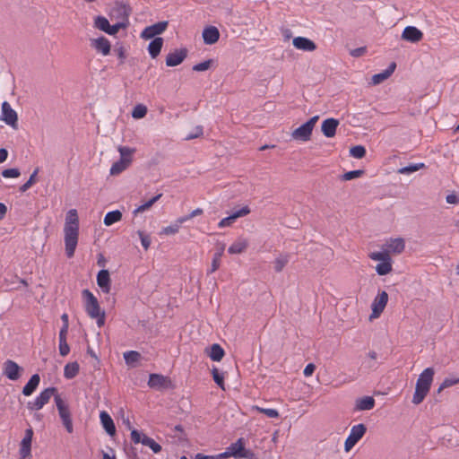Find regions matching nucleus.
<instances>
[{
	"instance_id": "nucleus-21",
	"label": "nucleus",
	"mask_w": 459,
	"mask_h": 459,
	"mask_svg": "<svg viewBox=\"0 0 459 459\" xmlns=\"http://www.w3.org/2000/svg\"><path fill=\"white\" fill-rule=\"evenodd\" d=\"M249 213H250V209L247 206H244L240 210L234 212L230 216L221 220L218 226H219V228L230 227L236 221L237 219L246 216Z\"/></svg>"
},
{
	"instance_id": "nucleus-61",
	"label": "nucleus",
	"mask_w": 459,
	"mask_h": 459,
	"mask_svg": "<svg viewBox=\"0 0 459 459\" xmlns=\"http://www.w3.org/2000/svg\"><path fill=\"white\" fill-rule=\"evenodd\" d=\"M221 265V260L218 259V255H213L211 268L208 269L207 273H214Z\"/></svg>"
},
{
	"instance_id": "nucleus-20",
	"label": "nucleus",
	"mask_w": 459,
	"mask_h": 459,
	"mask_svg": "<svg viewBox=\"0 0 459 459\" xmlns=\"http://www.w3.org/2000/svg\"><path fill=\"white\" fill-rule=\"evenodd\" d=\"M91 47L95 48L98 52L103 56H108L111 50V44L109 40L104 36H100L97 39H91Z\"/></svg>"
},
{
	"instance_id": "nucleus-25",
	"label": "nucleus",
	"mask_w": 459,
	"mask_h": 459,
	"mask_svg": "<svg viewBox=\"0 0 459 459\" xmlns=\"http://www.w3.org/2000/svg\"><path fill=\"white\" fill-rule=\"evenodd\" d=\"M375 406V399L372 396H363L355 401L354 411H369Z\"/></svg>"
},
{
	"instance_id": "nucleus-36",
	"label": "nucleus",
	"mask_w": 459,
	"mask_h": 459,
	"mask_svg": "<svg viewBox=\"0 0 459 459\" xmlns=\"http://www.w3.org/2000/svg\"><path fill=\"white\" fill-rule=\"evenodd\" d=\"M79 364L77 362H71L65 366L64 376L67 379L74 378L79 372Z\"/></svg>"
},
{
	"instance_id": "nucleus-48",
	"label": "nucleus",
	"mask_w": 459,
	"mask_h": 459,
	"mask_svg": "<svg viewBox=\"0 0 459 459\" xmlns=\"http://www.w3.org/2000/svg\"><path fill=\"white\" fill-rule=\"evenodd\" d=\"M128 25L126 22H117L113 25L109 24V27L108 29V31L106 32L108 35L114 36L116 35L119 30L127 28Z\"/></svg>"
},
{
	"instance_id": "nucleus-3",
	"label": "nucleus",
	"mask_w": 459,
	"mask_h": 459,
	"mask_svg": "<svg viewBox=\"0 0 459 459\" xmlns=\"http://www.w3.org/2000/svg\"><path fill=\"white\" fill-rule=\"evenodd\" d=\"M82 295L88 316L92 319H96L99 327L103 326L105 324V312L100 309L97 298L89 290H83Z\"/></svg>"
},
{
	"instance_id": "nucleus-53",
	"label": "nucleus",
	"mask_w": 459,
	"mask_h": 459,
	"mask_svg": "<svg viewBox=\"0 0 459 459\" xmlns=\"http://www.w3.org/2000/svg\"><path fill=\"white\" fill-rule=\"evenodd\" d=\"M364 171L360 169L351 170L344 173L342 178L343 180L348 181L361 177Z\"/></svg>"
},
{
	"instance_id": "nucleus-55",
	"label": "nucleus",
	"mask_w": 459,
	"mask_h": 459,
	"mask_svg": "<svg viewBox=\"0 0 459 459\" xmlns=\"http://www.w3.org/2000/svg\"><path fill=\"white\" fill-rule=\"evenodd\" d=\"M20 174L21 173L18 169H6L2 171V176L5 178H18Z\"/></svg>"
},
{
	"instance_id": "nucleus-59",
	"label": "nucleus",
	"mask_w": 459,
	"mask_h": 459,
	"mask_svg": "<svg viewBox=\"0 0 459 459\" xmlns=\"http://www.w3.org/2000/svg\"><path fill=\"white\" fill-rule=\"evenodd\" d=\"M148 111V108L143 104H137L133 110L131 111L130 115H146Z\"/></svg>"
},
{
	"instance_id": "nucleus-62",
	"label": "nucleus",
	"mask_w": 459,
	"mask_h": 459,
	"mask_svg": "<svg viewBox=\"0 0 459 459\" xmlns=\"http://www.w3.org/2000/svg\"><path fill=\"white\" fill-rule=\"evenodd\" d=\"M446 201L449 204H459V195L455 193H451L446 195Z\"/></svg>"
},
{
	"instance_id": "nucleus-6",
	"label": "nucleus",
	"mask_w": 459,
	"mask_h": 459,
	"mask_svg": "<svg viewBox=\"0 0 459 459\" xmlns=\"http://www.w3.org/2000/svg\"><path fill=\"white\" fill-rule=\"evenodd\" d=\"M318 118L319 117H311L308 121L296 128L291 133L292 139L299 142H307L310 140L312 131Z\"/></svg>"
},
{
	"instance_id": "nucleus-35",
	"label": "nucleus",
	"mask_w": 459,
	"mask_h": 459,
	"mask_svg": "<svg viewBox=\"0 0 459 459\" xmlns=\"http://www.w3.org/2000/svg\"><path fill=\"white\" fill-rule=\"evenodd\" d=\"M377 359V353L371 351L368 353L367 357L363 359L361 367L367 369H372L376 368V360Z\"/></svg>"
},
{
	"instance_id": "nucleus-27",
	"label": "nucleus",
	"mask_w": 459,
	"mask_h": 459,
	"mask_svg": "<svg viewBox=\"0 0 459 459\" xmlns=\"http://www.w3.org/2000/svg\"><path fill=\"white\" fill-rule=\"evenodd\" d=\"M100 419L101 425L104 428V429L106 430V432L110 436L115 435L116 427H115L114 421H113L112 418L109 416V414L104 411H100Z\"/></svg>"
},
{
	"instance_id": "nucleus-42",
	"label": "nucleus",
	"mask_w": 459,
	"mask_h": 459,
	"mask_svg": "<svg viewBox=\"0 0 459 459\" xmlns=\"http://www.w3.org/2000/svg\"><path fill=\"white\" fill-rule=\"evenodd\" d=\"M204 129L202 126H195L189 133L184 137L185 141H190L193 139L199 138L203 135Z\"/></svg>"
},
{
	"instance_id": "nucleus-30",
	"label": "nucleus",
	"mask_w": 459,
	"mask_h": 459,
	"mask_svg": "<svg viewBox=\"0 0 459 459\" xmlns=\"http://www.w3.org/2000/svg\"><path fill=\"white\" fill-rule=\"evenodd\" d=\"M163 39L162 38H154L151 40V42L148 45V52L152 58H156L163 47Z\"/></svg>"
},
{
	"instance_id": "nucleus-52",
	"label": "nucleus",
	"mask_w": 459,
	"mask_h": 459,
	"mask_svg": "<svg viewBox=\"0 0 459 459\" xmlns=\"http://www.w3.org/2000/svg\"><path fill=\"white\" fill-rule=\"evenodd\" d=\"M179 229V224L175 221V223L164 227L160 233L164 235H174L178 232Z\"/></svg>"
},
{
	"instance_id": "nucleus-28",
	"label": "nucleus",
	"mask_w": 459,
	"mask_h": 459,
	"mask_svg": "<svg viewBox=\"0 0 459 459\" xmlns=\"http://www.w3.org/2000/svg\"><path fill=\"white\" fill-rule=\"evenodd\" d=\"M395 68H396V63L392 62L385 70H384L381 73L374 74L372 76L373 84H379V83L383 82L385 80H386L387 78H389L394 72Z\"/></svg>"
},
{
	"instance_id": "nucleus-47",
	"label": "nucleus",
	"mask_w": 459,
	"mask_h": 459,
	"mask_svg": "<svg viewBox=\"0 0 459 459\" xmlns=\"http://www.w3.org/2000/svg\"><path fill=\"white\" fill-rule=\"evenodd\" d=\"M213 64H214V60L213 59H207V60H205L204 62L195 64L193 66V70L195 71V72H204V71H206V70L210 69L212 66Z\"/></svg>"
},
{
	"instance_id": "nucleus-45",
	"label": "nucleus",
	"mask_w": 459,
	"mask_h": 459,
	"mask_svg": "<svg viewBox=\"0 0 459 459\" xmlns=\"http://www.w3.org/2000/svg\"><path fill=\"white\" fill-rule=\"evenodd\" d=\"M212 375L214 382L222 389L225 390L224 386V374L221 373L218 368H213L212 369Z\"/></svg>"
},
{
	"instance_id": "nucleus-29",
	"label": "nucleus",
	"mask_w": 459,
	"mask_h": 459,
	"mask_svg": "<svg viewBox=\"0 0 459 459\" xmlns=\"http://www.w3.org/2000/svg\"><path fill=\"white\" fill-rule=\"evenodd\" d=\"M248 247V241L246 238H238L228 248V252L231 255L243 253Z\"/></svg>"
},
{
	"instance_id": "nucleus-32",
	"label": "nucleus",
	"mask_w": 459,
	"mask_h": 459,
	"mask_svg": "<svg viewBox=\"0 0 459 459\" xmlns=\"http://www.w3.org/2000/svg\"><path fill=\"white\" fill-rule=\"evenodd\" d=\"M290 258V255L287 253L278 255L273 261L274 271L276 273H281L289 263Z\"/></svg>"
},
{
	"instance_id": "nucleus-50",
	"label": "nucleus",
	"mask_w": 459,
	"mask_h": 459,
	"mask_svg": "<svg viewBox=\"0 0 459 459\" xmlns=\"http://www.w3.org/2000/svg\"><path fill=\"white\" fill-rule=\"evenodd\" d=\"M59 353L65 357L70 352V347L66 342V337H59Z\"/></svg>"
},
{
	"instance_id": "nucleus-18",
	"label": "nucleus",
	"mask_w": 459,
	"mask_h": 459,
	"mask_svg": "<svg viewBox=\"0 0 459 459\" xmlns=\"http://www.w3.org/2000/svg\"><path fill=\"white\" fill-rule=\"evenodd\" d=\"M382 247L385 249L390 255H398L404 250L405 242L402 238H390L385 241Z\"/></svg>"
},
{
	"instance_id": "nucleus-51",
	"label": "nucleus",
	"mask_w": 459,
	"mask_h": 459,
	"mask_svg": "<svg viewBox=\"0 0 459 459\" xmlns=\"http://www.w3.org/2000/svg\"><path fill=\"white\" fill-rule=\"evenodd\" d=\"M61 320L63 322V326L59 331V337H66L68 333L69 322H68V315L63 314L61 316Z\"/></svg>"
},
{
	"instance_id": "nucleus-24",
	"label": "nucleus",
	"mask_w": 459,
	"mask_h": 459,
	"mask_svg": "<svg viewBox=\"0 0 459 459\" xmlns=\"http://www.w3.org/2000/svg\"><path fill=\"white\" fill-rule=\"evenodd\" d=\"M339 126V121L333 117H329L323 121L321 130L325 137L332 138L335 135L336 128Z\"/></svg>"
},
{
	"instance_id": "nucleus-64",
	"label": "nucleus",
	"mask_w": 459,
	"mask_h": 459,
	"mask_svg": "<svg viewBox=\"0 0 459 459\" xmlns=\"http://www.w3.org/2000/svg\"><path fill=\"white\" fill-rule=\"evenodd\" d=\"M316 369V366L313 364V363H309L306 366L305 369H304V376L305 377H310L312 376V374L314 373Z\"/></svg>"
},
{
	"instance_id": "nucleus-63",
	"label": "nucleus",
	"mask_w": 459,
	"mask_h": 459,
	"mask_svg": "<svg viewBox=\"0 0 459 459\" xmlns=\"http://www.w3.org/2000/svg\"><path fill=\"white\" fill-rule=\"evenodd\" d=\"M118 151L120 152L121 159H126V157H130L134 152V150L128 147H119Z\"/></svg>"
},
{
	"instance_id": "nucleus-31",
	"label": "nucleus",
	"mask_w": 459,
	"mask_h": 459,
	"mask_svg": "<svg viewBox=\"0 0 459 459\" xmlns=\"http://www.w3.org/2000/svg\"><path fill=\"white\" fill-rule=\"evenodd\" d=\"M40 382V377L38 374H34L31 376L27 384L23 386L22 394L25 396L31 395L34 391L37 389Z\"/></svg>"
},
{
	"instance_id": "nucleus-17",
	"label": "nucleus",
	"mask_w": 459,
	"mask_h": 459,
	"mask_svg": "<svg viewBox=\"0 0 459 459\" xmlns=\"http://www.w3.org/2000/svg\"><path fill=\"white\" fill-rule=\"evenodd\" d=\"M148 385L157 390L168 389L171 386V381L169 377L160 374H151Z\"/></svg>"
},
{
	"instance_id": "nucleus-60",
	"label": "nucleus",
	"mask_w": 459,
	"mask_h": 459,
	"mask_svg": "<svg viewBox=\"0 0 459 459\" xmlns=\"http://www.w3.org/2000/svg\"><path fill=\"white\" fill-rule=\"evenodd\" d=\"M366 52H367V47L364 46V47L351 49L350 51V55L353 57H359V56H362L364 54H366Z\"/></svg>"
},
{
	"instance_id": "nucleus-15",
	"label": "nucleus",
	"mask_w": 459,
	"mask_h": 459,
	"mask_svg": "<svg viewBox=\"0 0 459 459\" xmlns=\"http://www.w3.org/2000/svg\"><path fill=\"white\" fill-rule=\"evenodd\" d=\"M188 50L186 48L175 49L167 55L166 65L169 67L179 65L186 58Z\"/></svg>"
},
{
	"instance_id": "nucleus-56",
	"label": "nucleus",
	"mask_w": 459,
	"mask_h": 459,
	"mask_svg": "<svg viewBox=\"0 0 459 459\" xmlns=\"http://www.w3.org/2000/svg\"><path fill=\"white\" fill-rule=\"evenodd\" d=\"M138 235L141 239V243L143 247L147 250L151 246V238L149 235L144 234L143 231L139 230Z\"/></svg>"
},
{
	"instance_id": "nucleus-44",
	"label": "nucleus",
	"mask_w": 459,
	"mask_h": 459,
	"mask_svg": "<svg viewBox=\"0 0 459 459\" xmlns=\"http://www.w3.org/2000/svg\"><path fill=\"white\" fill-rule=\"evenodd\" d=\"M459 383V377H446L444 379V381L441 383L437 389V393H441L444 389L448 388L450 386H453L455 385H457Z\"/></svg>"
},
{
	"instance_id": "nucleus-57",
	"label": "nucleus",
	"mask_w": 459,
	"mask_h": 459,
	"mask_svg": "<svg viewBox=\"0 0 459 459\" xmlns=\"http://www.w3.org/2000/svg\"><path fill=\"white\" fill-rule=\"evenodd\" d=\"M114 51L117 55L118 58L120 59V65L124 64L125 60L126 58V48H124V46H122V45L116 46Z\"/></svg>"
},
{
	"instance_id": "nucleus-9",
	"label": "nucleus",
	"mask_w": 459,
	"mask_h": 459,
	"mask_svg": "<svg viewBox=\"0 0 459 459\" xmlns=\"http://www.w3.org/2000/svg\"><path fill=\"white\" fill-rule=\"evenodd\" d=\"M131 439L134 444H143L148 446L154 454L161 451V446L158 444L153 438L147 437L137 429H133L131 432Z\"/></svg>"
},
{
	"instance_id": "nucleus-49",
	"label": "nucleus",
	"mask_w": 459,
	"mask_h": 459,
	"mask_svg": "<svg viewBox=\"0 0 459 459\" xmlns=\"http://www.w3.org/2000/svg\"><path fill=\"white\" fill-rule=\"evenodd\" d=\"M254 410L265 414L267 417L274 419L279 417V412L275 409H267V408H261L259 406H255Z\"/></svg>"
},
{
	"instance_id": "nucleus-5",
	"label": "nucleus",
	"mask_w": 459,
	"mask_h": 459,
	"mask_svg": "<svg viewBox=\"0 0 459 459\" xmlns=\"http://www.w3.org/2000/svg\"><path fill=\"white\" fill-rule=\"evenodd\" d=\"M55 403L58 411L62 424L68 433L74 432V425L69 406L56 394L55 395Z\"/></svg>"
},
{
	"instance_id": "nucleus-4",
	"label": "nucleus",
	"mask_w": 459,
	"mask_h": 459,
	"mask_svg": "<svg viewBox=\"0 0 459 459\" xmlns=\"http://www.w3.org/2000/svg\"><path fill=\"white\" fill-rule=\"evenodd\" d=\"M368 257L373 261L379 262L376 266V272L378 275H386L392 269V258L390 254L382 247L381 251L371 252Z\"/></svg>"
},
{
	"instance_id": "nucleus-8",
	"label": "nucleus",
	"mask_w": 459,
	"mask_h": 459,
	"mask_svg": "<svg viewBox=\"0 0 459 459\" xmlns=\"http://www.w3.org/2000/svg\"><path fill=\"white\" fill-rule=\"evenodd\" d=\"M56 393V389L55 387L44 389L33 401L27 403V408L30 411H39L42 409Z\"/></svg>"
},
{
	"instance_id": "nucleus-7",
	"label": "nucleus",
	"mask_w": 459,
	"mask_h": 459,
	"mask_svg": "<svg viewBox=\"0 0 459 459\" xmlns=\"http://www.w3.org/2000/svg\"><path fill=\"white\" fill-rule=\"evenodd\" d=\"M229 448L231 452L232 457L236 459H257V456L254 452L246 448L245 440L242 437L230 444Z\"/></svg>"
},
{
	"instance_id": "nucleus-19",
	"label": "nucleus",
	"mask_w": 459,
	"mask_h": 459,
	"mask_svg": "<svg viewBox=\"0 0 459 459\" xmlns=\"http://www.w3.org/2000/svg\"><path fill=\"white\" fill-rule=\"evenodd\" d=\"M422 39V31L414 26L405 27L402 33V39L411 43H417Z\"/></svg>"
},
{
	"instance_id": "nucleus-39",
	"label": "nucleus",
	"mask_w": 459,
	"mask_h": 459,
	"mask_svg": "<svg viewBox=\"0 0 459 459\" xmlns=\"http://www.w3.org/2000/svg\"><path fill=\"white\" fill-rule=\"evenodd\" d=\"M162 196V194H158L157 195H155L154 197H152V199H150L149 201H147L146 203H144L143 204L138 206L134 211V214H137V213H141V212H145L146 210L150 209L158 200H160V198Z\"/></svg>"
},
{
	"instance_id": "nucleus-13",
	"label": "nucleus",
	"mask_w": 459,
	"mask_h": 459,
	"mask_svg": "<svg viewBox=\"0 0 459 459\" xmlns=\"http://www.w3.org/2000/svg\"><path fill=\"white\" fill-rule=\"evenodd\" d=\"M131 13L132 8L129 4L117 1L115 2L114 7L112 8L111 16L121 20L120 22H126L127 25H129V16Z\"/></svg>"
},
{
	"instance_id": "nucleus-38",
	"label": "nucleus",
	"mask_w": 459,
	"mask_h": 459,
	"mask_svg": "<svg viewBox=\"0 0 459 459\" xmlns=\"http://www.w3.org/2000/svg\"><path fill=\"white\" fill-rule=\"evenodd\" d=\"M425 167L424 163H413L398 169L399 174L410 175Z\"/></svg>"
},
{
	"instance_id": "nucleus-40",
	"label": "nucleus",
	"mask_w": 459,
	"mask_h": 459,
	"mask_svg": "<svg viewBox=\"0 0 459 459\" xmlns=\"http://www.w3.org/2000/svg\"><path fill=\"white\" fill-rule=\"evenodd\" d=\"M94 26L106 33L109 27V22L106 17L99 15L94 19Z\"/></svg>"
},
{
	"instance_id": "nucleus-54",
	"label": "nucleus",
	"mask_w": 459,
	"mask_h": 459,
	"mask_svg": "<svg viewBox=\"0 0 459 459\" xmlns=\"http://www.w3.org/2000/svg\"><path fill=\"white\" fill-rule=\"evenodd\" d=\"M0 120L13 129H18V117H0Z\"/></svg>"
},
{
	"instance_id": "nucleus-58",
	"label": "nucleus",
	"mask_w": 459,
	"mask_h": 459,
	"mask_svg": "<svg viewBox=\"0 0 459 459\" xmlns=\"http://www.w3.org/2000/svg\"><path fill=\"white\" fill-rule=\"evenodd\" d=\"M1 111V115H17L15 110L12 108L11 105L7 101L2 102Z\"/></svg>"
},
{
	"instance_id": "nucleus-46",
	"label": "nucleus",
	"mask_w": 459,
	"mask_h": 459,
	"mask_svg": "<svg viewBox=\"0 0 459 459\" xmlns=\"http://www.w3.org/2000/svg\"><path fill=\"white\" fill-rule=\"evenodd\" d=\"M350 155L355 159H362L366 155V149L362 145H356L350 149Z\"/></svg>"
},
{
	"instance_id": "nucleus-11",
	"label": "nucleus",
	"mask_w": 459,
	"mask_h": 459,
	"mask_svg": "<svg viewBox=\"0 0 459 459\" xmlns=\"http://www.w3.org/2000/svg\"><path fill=\"white\" fill-rule=\"evenodd\" d=\"M23 372V368L20 367L15 361L7 359L3 364V376L9 380L17 381Z\"/></svg>"
},
{
	"instance_id": "nucleus-34",
	"label": "nucleus",
	"mask_w": 459,
	"mask_h": 459,
	"mask_svg": "<svg viewBox=\"0 0 459 459\" xmlns=\"http://www.w3.org/2000/svg\"><path fill=\"white\" fill-rule=\"evenodd\" d=\"M122 220V212L118 210L108 212L104 217V224L106 226H111L112 224L118 222Z\"/></svg>"
},
{
	"instance_id": "nucleus-26",
	"label": "nucleus",
	"mask_w": 459,
	"mask_h": 459,
	"mask_svg": "<svg viewBox=\"0 0 459 459\" xmlns=\"http://www.w3.org/2000/svg\"><path fill=\"white\" fill-rule=\"evenodd\" d=\"M97 283L105 293L110 291V276L108 270H100L97 275Z\"/></svg>"
},
{
	"instance_id": "nucleus-2",
	"label": "nucleus",
	"mask_w": 459,
	"mask_h": 459,
	"mask_svg": "<svg viewBox=\"0 0 459 459\" xmlns=\"http://www.w3.org/2000/svg\"><path fill=\"white\" fill-rule=\"evenodd\" d=\"M434 375L435 370L432 368H427L420 374L412 397V403L414 404H420L425 399L430 390Z\"/></svg>"
},
{
	"instance_id": "nucleus-12",
	"label": "nucleus",
	"mask_w": 459,
	"mask_h": 459,
	"mask_svg": "<svg viewBox=\"0 0 459 459\" xmlns=\"http://www.w3.org/2000/svg\"><path fill=\"white\" fill-rule=\"evenodd\" d=\"M169 22L162 21L156 22L151 26H147L141 33V37L144 39H153L159 38L158 35L162 34L168 28Z\"/></svg>"
},
{
	"instance_id": "nucleus-33",
	"label": "nucleus",
	"mask_w": 459,
	"mask_h": 459,
	"mask_svg": "<svg viewBox=\"0 0 459 459\" xmlns=\"http://www.w3.org/2000/svg\"><path fill=\"white\" fill-rule=\"evenodd\" d=\"M224 350L217 343L212 344L208 352V356L213 361H221L224 357Z\"/></svg>"
},
{
	"instance_id": "nucleus-1",
	"label": "nucleus",
	"mask_w": 459,
	"mask_h": 459,
	"mask_svg": "<svg viewBox=\"0 0 459 459\" xmlns=\"http://www.w3.org/2000/svg\"><path fill=\"white\" fill-rule=\"evenodd\" d=\"M64 233L65 254L67 257L71 258L74 255L79 236V219L75 209H72L66 213Z\"/></svg>"
},
{
	"instance_id": "nucleus-16",
	"label": "nucleus",
	"mask_w": 459,
	"mask_h": 459,
	"mask_svg": "<svg viewBox=\"0 0 459 459\" xmlns=\"http://www.w3.org/2000/svg\"><path fill=\"white\" fill-rule=\"evenodd\" d=\"M33 437V430L31 428L25 430L23 438L20 444V456L22 459H27L30 456L31 442Z\"/></svg>"
},
{
	"instance_id": "nucleus-43",
	"label": "nucleus",
	"mask_w": 459,
	"mask_h": 459,
	"mask_svg": "<svg viewBox=\"0 0 459 459\" xmlns=\"http://www.w3.org/2000/svg\"><path fill=\"white\" fill-rule=\"evenodd\" d=\"M39 171V169L37 168L33 173L30 175V178L26 183H24L21 187V192H26L28 189H30L36 182H37V175Z\"/></svg>"
},
{
	"instance_id": "nucleus-10",
	"label": "nucleus",
	"mask_w": 459,
	"mask_h": 459,
	"mask_svg": "<svg viewBox=\"0 0 459 459\" xmlns=\"http://www.w3.org/2000/svg\"><path fill=\"white\" fill-rule=\"evenodd\" d=\"M366 430L367 429L362 423L354 425L345 440L344 450L349 452L362 438Z\"/></svg>"
},
{
	"instance_id": "nucleus-37",
	"label": "nucleus",
	"mask_w": 459,
	"mask_h": 459,
	"mask_svg": "<svg viewBox=\"0 0 459 459\" xmlns=\"http://www.w3.org/2000/svg\"><path fill=\"white\" fill-rule=\"evenodd\" d=\"M130 163V159H121L120 160L115 162L110 168L111 175H117L124 171L128 164Z\"/></svg>"
},
{
	"instance_id": "nucleus-23",
	"label": "nucleus",
	"mask_w": 459,
	"mask_h": 459,
	"mask_svg": "<svg viewBox=\"0 0 459 459\" xmlns=\"http://www.w3.org/2000/svg\"><path fill=\"white\" fill-rule=\"evenodd\" d=\"M292 44L296 48L303 50V51L310 52V51H314L316 49V43L313 40H311L310 39L306 38V37L299 36V37L294 38Z\"/></svg>"
},
{
	"instance_id": "nucleus-22",
	"label": "nucleus",
	"mask_w": 459,
	"mask_h": 459,
	"mask_svg": "<svg viewBox=\"0 0 459 459\" xmlns=\"http://www.w3.org/2000/svg\"><path fill=\"white\" fill-rule=\"evenodd\" d=\"M220 39V31L215 26H207L203 30L204 43L206 45H213Z\"/></svg>"
},
{
	"instance_id": "nucleus-14",
	"label": "nucleus",
	"mask_w": 459,
	"mask_h": 459,
	"mask_svg": "<svg viewBox=\"0 0 459 459\" xmlns=\"http://www.w3.org/2000/svg\"><path fill=\"white\" fill-rule=\"evenodd\" d=\"M388 301V294L385 291H381L375 298L372 302L371 308L372 314L370 318H377L381 313L384 311Z\"/></svg>"
},
{
	"instance_id": "nucleus-41",
	"label": "nucleus",
	"mask_w": 459,
	"mask_h": 459,
	"mask_svg": "<svg viewBox=\"0 0 459 459\" xmlns=\"http://www.w3.org/2000/svg\"><path fill=\"white\" fill-rule=\"evenodd\" d=\"M141 358V354L135 351H129L124 353V359L127 365H133Z\"/></svg>"
}]
</instances>
